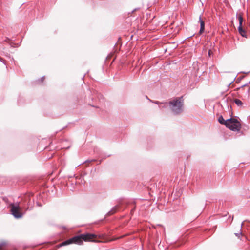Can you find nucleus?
Here are the masks:
<instances>
[{"instance_id": "1", "label": "nucleus", "mask_w": 250, "mask_h": 250, "mask_svg": "<svg viewBox=\"0 0 250 250\" xmlns=\"http://www.w3.org/2000/svg\"><path fill=\"white\" fill-rule=\"evenodd\" d=\"M97 239V235L91 233H84L79 235L75 236L68 240L63 242L61 246H65L70 244H76L81 245L83 241L95 242Z\"/></svg>"}, {"instance_id": "2", "label": "nucleus", "mask_w": 250, "mask_h": 250, "mask_svg": "<svg viewBox=\"0 0 250 250\" xmlns=\"http://www.w3.org/2000/svg\"><path fill=\"white\" fill-rule=\"evenodd\" d=\"M171 111L176 115L180 114L183 111L184 101L183 97L176 98L168 102Z\"/></svg>"}, {"instance_id": "3", "label": "nucleus", "mask_w": 250, "mask_h": 250, "mask_svg": "<svg viewBox=\"0 0 250 250\" xmlns=\"http://www.w3.org/2000/svg\"><path fill=\"white\" fill-rule=\"evenodd\" d=\"M226 126L232 131H238L241 128V124L237 119L231 118L227 120Z\"/></svg>"}, {"instance_id": "4", "label": "nucleus", "mask_w": 250, "mask_h": 250, "mask_svg": "<svg viewBox=\"0 0 250 250\" xmlns=\"http://www.w3.org/2000/svg\"><path fill=\"white\" fill-rule=\"evenodd\" d=\"M11 207V213L16 218H21L23 216V213L21 211V208L19 207V204H11L10 205Z\"/></svg>"}, {"instance_id": "5", "label": "nucleus", "mask_w": 250, "mask_h": 250, "mask_svg": "<svg viewBox=\"0 0 250 250\" xmlns=\"http://www.w3.org/2000/svg\"><path fill=\"white\" fill-rule=\"evenodd\" d=\"M237 18L238 19L239 22V26L238 27V31H239V33L242 36L244 37V36H245L246 32H245V30H244L242 28V23H243V17H242V15L239 14L237 16Z\"/></svg>"}, {"instance_id": "6", "label": "nucleus", "mask_w": 250, "mask_h": 250, "mask_svg": "<svg viewBox=\"0 0 250 250\" xmlns=\"http://www.w3.org/2000/svg\"><path fill=\"white\" fill-rule=\"evenodd\" d=\"M199 22H200V29L199 31V34H202L204 31L205 23L204 21L202 20L201 16H200L199 17Z\"/></svg>"}, {"instance_id": "7", "label": "nucleus", "mask_w": 250, "mask_h": 250, "mask_svg": "<svg viewBox=\"0 0 250 250\" xmlns=\"http://www.w3.org/2000/svg\"><path fill=\"white\" fill-rule=\"evenodd\" d=\"M218 122L222 125H224L225 126H226L227 125V120H225L223 117L222 116H220L218 118Z\"/></svg>"}, {"instance_id": "8", "label": "nucleus", "mask_w": 250, "mask_h": 250, "mask_svg": "<svg viewBox=\"0 0 250 250\" xmlns=\"http://www.w3.org/2000/svg\"><path fill=\"white\" fill-rule=\"evenodd\" d=\"M234 102L239 107H241L243 105V102L238 99H234Z\"/></svg>"}, {"instance_id": "9", "label": "nucleus", "mask_w": 250, "mask_h": 250, "mask_svg": "<svg viewBox=\"0 0 250 250\" xmlns=\"http://www.w3.org/2000/svg\"><path fill=\"white\" fill-rule=\"evenodd\" d=\"M117 207H115L112 210H111L108 212L109 215H111L114 214L116 211Z\"/></svg>"}, {"instance_id": "10", "label": "nucleus", "mask_w": 250, "mask_h": 250, "mask_svg": "<svg viewBox=\"0 0 250 250\" xmlns=\"http://www.w3.org/2000/svg\"><path fill=\"white\" fill-rule=\"evenodd\" d=\"M167 103H164V104L159 105L160 108H166L167 106Z\"/></svg>"}, {"instance_id": "11", "label": "nucleus", "mask_w": 250, "mask_h": 250, "mask_svg": "<svg viewBox=\"0 0 250 250\" xmlns=\"http://www.w3.org/2000/svg\"><path fill=\"white\" fill-rule=\"evenodd\" d=\"M152 102L158 104L159 106V105L160 104H164V103H161V102H160L159 101H151Z\"/></svg>"}, {"instance_id": "12", "label": "nucleus", "mask_w": 250, "mask_h": 250, "mask_svg": "<svg viewBox=\"0 0 250 250\" xmlns=\"http://www.w3.org/2000/svg\"><path fill=\"white\" fill-rule=\"evenodd\" d=\"M242 234L241 232L240 233H235V235L236 236H237L238 237H240V235H241Z\"/></svg>"}, {"instance_id": "13", "label": "nucleus", "mask_w": 250, "mask_h": 250, "mask_svg": "<svg viewBox=\"0 0 250 250\" xmlns=\"http://www.w3.org/2000/svg\"><path fill=\"white\" fill-rule=\"evenodd\" d=\"M44 79H45V77H44V76L42 77L41 78V81H42V82L43 81V80H44Z\"/></svg>"}, {"instance_id": "14", "label": "nucleus", "mask_w": 250, "mask_h": 250, "mask_svg": "<svg viewBox=\"0 0 250 250\" xmlns=\"http://www.w3.org/2000/svg\"><path fill=\"white\" fill-rule=\"evenodd\" d=\"M210 55H211V51H210V50H209V51H208V55H209V56H210Z\"/></svg>"}, {"instance_id": "15", "label": "nucleus", "mask_w": 250, "mask_h": 250, "mask_svg": "<svg viewBox=\"0 0 250 250\" xmlns=\"http://www.w3.org/2000/svg\"><path fill=\"white\" fill-rule=\"evenodd\" d=\"M1 249H2V246H0V250H1Z\"/></svg>"}]
</instances>
